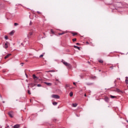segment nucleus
<instances>
[{"label":"nucleus","instance_id":"obj_37","mask_svg":"<svg viewBox=\"0 0 128 128\" xmlns=\"http://www.w3.org/2000/svg\"><path fill=\"white\" fill-rule=\"evenodd\" d=\"M22 46H24V44H22V43L21 44Z\"/></svg>","mask_w":128,"mask_h":128},{"label":"nucleus","instance_id":"obj_39","mask_svg":"<svg viewBox=\"0 0 128 128\" xmlns=\"http://www.w3.org/2000/svg\"><path fill=\"white\" fill-rule=\"evenodd\" d=\"M30 102H32V100H30Z\"/></svg>","mask_w":128,"mask_h":128},{"label":"nucleus","instance_id":"obj_29","mask_svg":"<svg viewBox=\"0 0 128 128\" xmlns=\"http://www.w3.org/2000/svg\"><path fill=\"white\" fill-rule=\"evenodd\" d=\"M4 38H5V39H6V40H8V36H5V37H4Z\"/></svg>","mask_w":128,"mask_h":128},{"label":"nucleus","instance_id":"obj_8","mask_svg":"<svg viewBox=\"0 0 128 128\" xmlns=\"http://www.w3.org/2000/svg\"><path fill=\"white\" fill-rule=\"evenodd\" d=\"M10 56H12V54H7V55L4 57L5 60H6V58H10Z\"/></svg>","mask_w":128,"mask_h":128},{"label":"nucleus","instance_id":"obj_16","mask_svg":"<svg viewBox=\"0 0 128 128\" xmlns=\"http://www.w3.org/2000/svg\"><path fill=\"white\" fill-rule=\"evenodd\" d=\"M78 104H72V106H74V108H76V106H77Z\"/></svg>","mask_w":128,"mask_h":128},{"label":"nucleus","instance_id":"obj_20","mask_svg":"<svg viewBox=\"0 0 128 128\" xmlns=\"http://www.w3.org/2000/svg\"><path fill=\"white\" fill-rule=\"evenodd\" d=\"M99 62H100V64H102V62H104V61L102 60H98Z\"/></svg>","mask_w":128,"mask_h":128},{"label":"nucleus","instance_id":"obj_14","mask_svg":"<svg viewBox=\"0 0 128 128\" xmlns=\"http://www.w3.org/2000/svg\"><path fill=\"white\" fill-rule=\"evenodd\" d=\"M69 86H70V84H66L65 88H69Z\"/></svg>","mask_w":128,"mask_h":128},{"label":"nucleus","instance_id":"obj_12","mask_svg":"<svg viewBox=\"0 0 128 128\" xmlns=\"http://www.w3.org/2000/svg\"><path fill=\"white\" fill-rule=\"evenodd\" d=\"M74 48H78V50H80V47H78V46H74Z\"/></svg>","mask_w":128,"mask_h":128},{"label":"nucleus","instance_id":"obj_13","mask_svg":"<svg viewBox=\"0 0 128 128\" xmlns=\"http://www.w3.org/2000/svg\"><path fill=\"white\" fill-rule=\"evenodd\" d=\"M56 72L54 70H52L47 71L46 72Z\"/></svg>","mask_w":128,"mask_h":128},{"label":"nucleus","instance_id":"obj_6","mask_svg":"<svg viewBox=\"0 0 128 128\" xmlns=\"http://www.w3.org/2000/svg\"><path fill=\"white\" fill-rule=\"evenodd\" d=\"M33 32H29V34H28V38H30V36H32V34H33Z\"/></svg>","mask_w":128,"mask_h":128},{"label":"nucleus","instance_id":"obj_26","mask_svg":"<svg viewBox=\"0 0 128 128\" xmlns=\"http://www.w3.org/2000/svg\"><path fill=\"white\" fill-rule=\"evenodd\" d=\"M110 98H116V97L114 96H110Z\"/></svg>","mask_w":128,"mask_h":128},{"label":"nucleus","instance_id":"obj_30","mask_svg":"<svg viewBox=\"0 0 128 128\" xmlns=\"http://www.w3.org/2000/svg\"><path fill=\"white\" fill-rule=\"evenodd\" d=\"M42 56H44V54H41V55L40 56V58H42Z\"/></svg>","mask_w":128,"mask_h":128},{"label":"nucleus","instance_id":"obj_23","mask_svg":"<svg viewBox=\"0 0 128 128\" xmlns=\"http://www.w3.org/2000/svg\"><path fill=\"white\" fill-rule=\"evenodd\" d=\"M28 94H31L32 93H30V90H28Z\"/></svg>","mask_w":128,"mask_h":128},{"label":"nucleus","instance_id":"obj_45","mask_svg":"<svg viewBox=\"0 0 128 128\" xmlns=\"http://www.w3.org/2000/svg\"><path fill=\"white\" fill-rule=\"evenodd\" d=\"M34 86H36V84H34Z\"/></svg>","mask_w":128,"mask_h":128},{"label":"nucleus","instance_id":"obj_36","mask_svg":"<svg viewBox=\"0 0 128 128\" xmlns=\"http://www.w3.org/2000/svg\"><path fill=\"white\" fill-rule=\"evenodd\" d=\"M84 96H86V94H84Z\"/></svg>","mask_w":128,"mask_h":128},{"label":"nucleus","instance_id":"obj_27","mask_svg":"<svg viewBox=\"0 0 128 128\" xmlns=\"http://www.w3.org/2000/svg\"><path fill=\"white\" fill-rule=\"evenodd\" d=\"M37 86H38V87L42 86V84H37Z\"/></svg>","mask_w":128,"mask_h":128},{"label":"nucleus","instance_id":"obj_21","mask_svg":"<svg viewBox=\"0 0 128 128\" xmlns=\"http://www.w3.org/2000/svg\"><path fill=\"white\" fill-rule=\"evenodd\" d=\"M116 92H120V89H116Z\"/></svg>","mask_w":128,"mask_h":128},{"label":"nucleus","instance_id":"obj_2","mask_svg":"<svg viewBox=\"0 0 128 128\" xmlns=\"http://www.w3.org/2000/svg\"><path fill=\"white\" fill-rule=\"evenodd\" d=\"M52 97L53 98H56V99H58V98H60V96L56 95V94H52Z\"/></svg>","mask_w":128,"mask_h":128},{"label":"nucleus","instance_id":"obj_1","mask_svg":"<svg viewBox=\"0 0 128 128\" xmlns=\"http://www.w3.org/2000/svg\"><path fill=\"white\" fill-rule=\"evenodd\" d=\"M63 64H64V66L69 68H72V65H70V64L68 63L67 62H63Z\"/></svg>","mask_w":128,"mask_h":128},{"label":"nucleus","instance_id":"obj_32","mask_svg":"<svg viewBox=\"0 0 128 128\" xmlns=\"http://www.w3.org/2000/svg\"><path fill=\"white\" fill-rule=\"evenodd\" d=\"M29 85L31 86L32 87H34V86H32V84H29Z\"/></svg>","mask_w":128,"mask_h":128},{"label":"nucleus","instance_id":"obj_4","mask_svg":"<svg viewBox=\"0 0 128 128\" xmlns=\"http://www.w3.org/2000/svg\"><path fill=\"white\" fill-rule=\"evenodd\" d=\"M32 77H33L34 80H38V76H36L35 74H33Z\"/></svg>","mask_w":128,"mask_h":128},{"label":"nucleus","instance_id":"obj_34","mask_svg":"<svg viewBox=\"0 0 128 128\" xmlns=\"http://www.w3.org/2000/svg\"><path fill=\"white\" fill-rule=\"evenodd\" d=\"M76 44H77V46H80V43H76Z\"/></svg>","mask_w":128,"mask_h":128},{"label":"nucleus","instance_id":"obj_5","mask_svg":"<svg viewBox=\"0 0 128 128\" xmlns=\"http://www.w3.org/2000/svg\"><path fill=\"white\" fill-rule=\"evenodd\" d=\"M44 84H46V86H51L52 84V83L46 82H44Z\"/></svg>","mask_w":128,"mask_h":128},{"label":"nucleus","instance_id":"obj_24","mask_svg":"<svg viewBox=\"0 0 128 128\" xmlns=\"http://www.w3.org/2000/svg\"><path fill=\"white\" fill-rule=\"evenodd\" d=\"M50 32H52V34H54V30H52V29L50 30Z\"/></svg>","mask_w":128,"mask_h":128},{"label":"nucleus","instance_id":"obj_38","mask_svg":"<svg viewBox=\"0 0 128 128\" xmlns=\"http://www.w3.org/2000/svg\"><path fill=\"white\" fill-rule=\"evenodd\" d=\"M88 64H90V62H88Z\"/></svg>","mask_w":128,"mask_h":128},{"label":"nucleus","instance_id":"obj_33","mask_svg":"<svg viewBox=\"0 0 128 128\" xmlns=\"http://www.w3.org/2000/svg\"><path fill=\"white\" fill-rule=\"evenodd\" d=\"M73 84H74V86H76V82H74Z\"/></svg>","mask_w":128,"mask_h":128},{"label":"nucleus","instance_id":"obj_28","mask_svg":"<svg viewBox=\"0 0 128 128\" xmlns=\"http://www.w3.org/2000/svg\"><path fill=\"white\" fill-rule=\"evenodd\" d=\"M32 21L30 22V26H32Z\"/></svg>","mask_w":128,"mask_h":128},{"label":"nucleus","instance_id":"obj_41","mask_svg":"<svg viewBox=\"0 0 128 128\" xmlns=\"http://www.w3.org/2000/svg\"><path fill=\"white\" fill-rule=\"evenodd\" d=\"M26 74V76H28V75Z\"/></svg>","mask_w":128,"mask_h":128},{"label":"nucleus","instance_id":"obj_17","mask_svg":"<svg viewBox=\"0 0 128 128\" xmlns=\"http://www.w3.org/2000/svg\"><path fill=\"white\" fill-rule=\"evenodd\" d=\"M65 32H63L62 33H58V36H62V34H64Z\"/></svg>","mask_w":128,"mask_h":128},{"label":"nucleus","instance_id":"obj_19","mask_svg":"<svg viewBox=\"0 0 128 128\" xmlns=\"http://www.w3.org/2000/svg\"><path fill=\"white\" fill-rule=\"evenodd\" d=\"M53 104H54V106H56V104H58V102H53Z\"/></svg>","mask_w":128,"mask_h":128},{"label":"nucleus","instance_id":"obj_42","mask_svg":"<svg viewBox=\"0 0 128 128\" xmlns=\"http://www.w3.org/2000/svg\"><path fill=\"white\" fill-rule=\"evenodd\" d=\"M56 81L58 80H56Z\"/></svg>","mask_w":128,"mask_h":128},{"label":"nucleus","instance_id":"obj_10","mask_svg":"<svg viewBox=\"0 0 128 128\" xmlns=\"http://www.w3.org/2000/svg\"><path fill=\"white\" fill-rule=\"evenodd\" d=\"M8 42H7L5 44H4V48H8Z\"/></svg>","mask_w":128,"mask_h":128},{"label":"nucleus","instance_id":"obj_9","mask_svg":"<svg viewBox=\"0 0 128 128\" xmlns=\"http://www.w3.org/2000/svg\"><path fill=\"white\" fill-rule=\"evenodd\" d=\"M126 84H128V77H126V79L125 80Z\"/></svg>","mask_w":128,"mask_h":128},{"label":"nucleus","instance_id":"obj_22","mask_svg":"<svg viewBox=\"0 0 128 128\" xmlns=\"http://www.w3.org/2000/svg\"><path fill=\"white\" fill-rule=\"evenodd\" d=\"M14 26H18V23H14Z\"/></svg>","mask_w":128,"mask_h":128},{"label":"nucleus","instance_id":"obj_25","mask_svg":"<svg viewBox=\"0 0 128 128\" xmlns=\"http://www.w3.org/2000/svg\"><path fill=\"white\" fill-rule=\"evenodd\" d=\"M73 42H76V38H74L72 39Z\"/></svg>","mask_w":128,"mask_h":128},{"label":"nucleus","instance_id":"obj_35","mask_svg":"<svg viewBox=\"0 0 128 128\" xmlns=\"http://www.w3.org/2000/svg\"><path fill=\"white\" fill-rule=\"evenodd\" d=\"M73 36H74L76 34H72Z\"/></svg>","mask_w":128,"mask_h":128},{"label":"nucleus","instance_id":"obj_40","mask_svg":"<svg viewBox=\"0 0 128 128\" xmlns=\"http://www.w3.org/2000/svg\"><path fill=\"white\" fill-rule=\"evenodd\" d=\"M38 14H40V12H38Z\"/></svg>","mask_w":128,"mask_h":128},{"label":"nucleus","instance_id":"obj_15","mask_svg":"<svg viewBox=\"0 0 128 128\" xmlns=\"http://www.w3.org/2000/svg\"><path fill=\"white\" fill-rule=\"evenodd\" d=\"M104 100H105L106 102H108V97H105V98H104Z\"/></svg>","mask_w":128,"mask_h":128},{"label":"nucleus","instance_id":"obj_3","mask_svg":"<svg viewBox=\"0 0 128 128\" xmlns=\"http://www.w3.org/2000/svg\"><path fill=\"white\" fill-rule=\"evenodd\" d=\"M8 116L10 118H14L12 114H14V112H10L8 113Z\"/></svg>","mask_w":128,"mask_h":128},{"label":"nucleus","instance_id":"obj_31","mask_svg":"<svg viewBox=\"0 0 128 128\" xmlns=\"http://www.w3.org/2000/svg\"><path fill=\"white\" fill-rule=\"evenodd\" d=\"M86 44H90V42H86Z\"/></svg>","mask_w":128,"mask_h":128},{"label":"nucleus","instance_id":"obj_7","mask_svg":"<svg viewBox=\"0 0 128 128\" xmlns=\"http://www.w3.org/2000/svg\"><path fill=\"white\" fill-rule=\"evenodd\" d=\"M20 124H16L14 126L13 128H20Z\"/></svg>","mask_w":128,"mask_h":128},{"label":"nucleus","instance_id":"obj_43","mask_svg":"<svg viewBox=\"0 0 128 128\" xmlns=\"http://www.w3.org/2000/svg\"><path fill=\"white\" fill-rule=\"evenodd\" d=\"M11 128H12V126H11Z\"/></svg>","mask_w":128,"mask_h":128},{"label":"nucleus","instance_id":"obj_44","mask_svg":"<svg viewBox=\"0 0 128 128\" xmlns=\"http://www.w3.org/2000/svg\"><path fill=\"white\" fill-rule=\"evenodd\" d=\"M22 64H24V63H22Z\"/></svg>","mask_w":128,"mask_h":128},{"label":"nucleus","instance_id":"obj_11","mask_svg":"<svg viewBox=\"0 0 128 128\" xmlns=\"http://www.w3.org/2000/svg\"><path fill=\"white\" fill-rule=\"evenodd\" d=\"M14 34V30H12L10 32V36H12V34Z\"/></svg>","mask_w":128,"mask_h":128},{"label":"nucleus","instance_id":"obj_18","mask_svg":"<svg viewBox=\"0 0 128 128\" xmlns=\"http://www.w3.org/2000/svg\"><path fill=\"white\" fill-rule=\"evenodd\" d=\"M70 96H74V93H72V92H71L70 93Z\"/></svg>","mask_w":128,"mask_h":128}]
</instances>
